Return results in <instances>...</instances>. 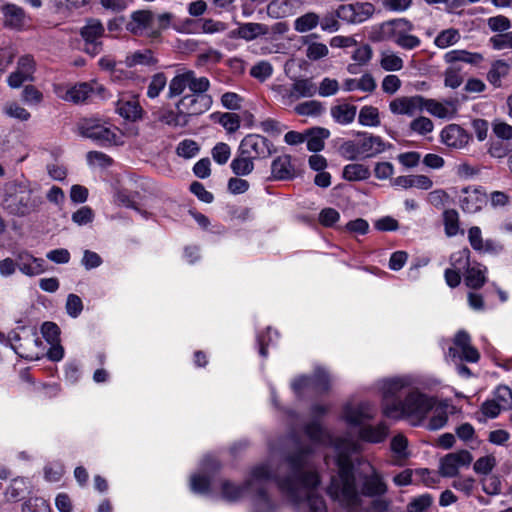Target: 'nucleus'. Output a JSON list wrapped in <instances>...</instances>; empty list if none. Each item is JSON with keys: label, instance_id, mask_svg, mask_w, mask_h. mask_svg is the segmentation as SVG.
Listing matches in <instances>:
<instances>
[{"label": "nucleus", "instance_id": "obj_1", "mask_svg": "<svg viewBox=\"0 0 512 512\" xmlns=\"http://www.w3.org/2000/svg\"><path fill=\"white\" fill-rule=\"evenodd\" d=\"M305 433L313 444L330 445L333 448V461L338 473L331 477V483L327 488L328 495L343 506H358L361 499L351 456L359 451L360 445L350 438L331 437L317 422L306 425Z\"/></svg>", "mask_w": 512, "mask_h": 512}, {"label": "nucleus", "instance_id": "obj_2", "mask_svg": "<svg viewBox=\"0 0 512 512\" xmlns=\"http://www.w3.org/2000/svg\"><path fill=\"white\" fill-rule=\"evenodd\" d=\"M313 453V445H302L295 441L294 451L286 456L293 476L279 481V489L295 504L306 499L310 512H328L323 498L313 492L320 483L317 472L310 470L309 457Z\"/></svg>", "mask_w": 512, "mask_h": 512}, {"label": "nucleus", "instance_id": "obj_3", "mask_svg": "<svg viewBox=\"0 0 512 512\" xmlns=\"http://www.w3.org/2000/svg\"><path fill=\"white\" fill-rule=\"evenodd\" d=\"M289 467L291 466L289 465ZM292 476L293 470H291V475H289L288 478ZM274 478L278 485L279 481H283V479H277L275 477L267 464L258 465L251 470L243 486H236L229 481H224L222 483V496L228 501H235L243 497L246 493H255L262 503V508L265 510L270 504L266 495V485ZM286 479L287 477L284 478V480Z\"/></svg>", "mask_w": 512, "mask_h": 512}, {"label": "nucleus", "instance_id": "obj_4", "mask_svg": "<svg viewBox=\"0 0 512 512\" xmlns=\"http://www.w3.org/2000/svg\"><path fill=\"white\" fill-rule=\"evenodd\" d=\"M435 404L433 397L414 387L407 392L400 403L387 405L385 416L394 420L406 419L411 425L419 426L425 421Z\"/></svg>", "mask_w": 512, "mask_h": 512}, {"label": "nucleus", "instance_id": "obj_5", "mask_svg": "<svg viewBox=\"0 0 512 512\" xmlns=\"http://www.w3.org/2000/svg\"><path fill=\"white\" fill-rule=\"evenodd\" d=\"M210 81L207 77L197 76L195 71L182 69L168 83L167 98L173 99L182 95L186 89L190 94L208 95Z\"/></svg>", "mask_w": 512, "mask_h": 512}, {"label": "nucleus", "instance_id": "obj_6", "mask_svg": "<svg viewBox=\"0 0 512 512\" xmlns=\"http://www.w3.org/2000/svg\"><path fill=\"white\" fill-rule=\"evenodd\" d=\"M41 203V199L33 196L30 189L17 185L11 186L10 193L6 194L2 201L3 208L18 217L37 211Z\"/></svg>", "mask_w": 512, "mask_h": 512}, {"label": "nucleus", "instance_id": "obj_7", "mask_svg": "<svg viewBox=\"0 0 512 512\" xmlns=\"http://www.w3.org/2000/svg\"><path fill=\"white\" fill-rule=\"evenodd\" d=\"M274 91L283 105H292L300 98L313 97L317 93V86L311 78H297L290 86H275Z\"/></svg>", "mask_w": 512, "mask_h": 512}, {"label": "nucleus", "instance_id": "obj_8", "mask_svg": "<svg viewBox=\"0 0 512 512\" xmlns=\"http://www.w3.org/2000/svg\"><path fill=\"white\" fill-rule=\"evenodd\" d=\"M414 381L410 376L386 378L380 381L379 388L382 393V413L385 416L387 405L400 403L399 394L413 389Z\"/></svg>", "mask_w": 512, "mask_h": 512}, {"label": "nucleus", "instance_id": "obj_9", "mask_svg": "<svg viewBox=\"0 0 512 512\" xmlns=\"http://www.w3.org/2000/svg\"><path fill=\"white\" fill-rule=\"evenodd\" d=\"M81 135L101 145L122 144V134L116 127L98 122H87L81 128Z\"/></svg>", "mask_w": 512, "mask_h": 512}, {"label": "nucleus", "instance_id": "obj_10", "mask_svg": "<svg viewBox=\"0 0 512 512\" xmlns=\"http://www.w3.org/2000/svg\"><path fill=\"white\" fill-rule=\"evenodd\" d=\"M274 145L259 134H248L240 142L238 152L252 159H266L275 152Z\"/></svg>", "mask_w": 512, "mask_h": 512}, {"label": "nucleus", "instance_id": "obj_11", "mask_svg": "<svg viewBox=\"0 0 512 512\" xmlns=\"http://www.w3.org/2000/svg\"><path fill=\"white\" fill-rule=\"evenodd\" d=\"M375 13V6L370 2H354L338 6V16L341 21L358 25L369 20Z\"/></svg>", "mask_w": 512, "mask_h": 512}, {"label": "nucleus", "instance_id": "obj_12", "mask_svg": "<svg viewBox=\"0 0 512 512\" xmlns=\"http://www.w3.org/2000/svg\"><path fill=\"white\" fill-rule=\"evenodd\" d=\"M213 103L212 96L187 94L182 96L176 103V109H180L186 119L190 121V117L198 116L208 111Z\"/></svg>", "mask_w": 512, "mask_h": 512}, {"label": "nucleus", "instance_id": "obj_13", "mask_svg": "<svg viewBox=\"0 0 512 512\" xmlns=\"http://www.w3.org/2000/svg\"><path fill=\"white\" fill-rule=\"evenodd\" d=\"M368 471L362 477L361 494L367 497H383L388 491V486L383 476L371 464H367Z\"/></svg>", "mask_w": 512, "mask_h": 512}, {"label": "nucleus", "instance_id": "obj_14", "mask_svg": "<svg viewBox=\"0 0 512 512\" xmlns=\"http://www.w3.org/2000/svg\"><path fill=\"white\" fill-rule=\"evenodd\" d=\"M449 356L459 358L467 362L475 363L479 360V352L471 345V339L467 332L459 331L454 337V346L449 348Z\"/></svg>", "mask_w": 512, "mask_h": 512}, {"label": "nucleus", "instance_id": "obj_15", "mask_svg": "<svg viewBox=\"0 0 512 512\" xmlns=\"http://www.w3.org/2000/svg\"><path fill=\"white\" fill-rule=\"evenodd\" d=\"M486 203L487 195L481 187L463 188L459 196L460 207L465 213H477L482 210Z\"/></svg>", "mask_w": 512, "mask_h": 512}, {"label": "nucleus", "instance_id": "obj_16", "mask_svg": "<svg viewBox=\"0 0 512 512\" xmlns=\"http://www.w3.org/2000/svg\"><path fill=\"white\" fill-rule=\"evenodd\" d=\"M472 460L473 457L467 450L449 453L440 460V474L444 477H454L460 467L469 466Z\"/></svg>", "mask_w": 512, "mask_h": 512}, {"label": "nucleus", "instance_id": "obj_17", "mask_svg": "<svg viewBox=\"0 0 512 512\" xmlns=\"http://www.w3.org/2000/svg\"><path fill=\"white\" fill-rule=\"evenodd\" d=\"M115 109L121 117L133 122L141 119L143 113L138 97L131 93L120 94Z\"/></svg>", "mask_w": 512, "mask_h": 512}, {"label": "nucleus", "instance_id": "obj_18", "mask_svg": "<svg viewBox=\"0 0 512 512\" xmlns=\"http://www.w3.org/2000/svg\"><path fill=\"white\" fill-rule=\"evenodd\" d=\"M35 72V61L30 55H24L19 58L17 67L7 79L11 88H19L24 82L32 81Z\"/></svg>", "mask_w": 512, "mask_h": 512}, {"label": "nucleus", "instance_id": "obj_19", "mask_svg": "<svg viewBox=\"0 0 512 512\" xmlns=\"http://www.w3.org/2000/svg\"><path fill=\"white\" fill-rule=\"evenodd\" d=\"M424 98L421 96H401L389 103V110L395 115L413 116L423 108Z\"/></svg>", "mask_w": 512, "mask_h": 512}, {"label": "nucleus", "instance_id": "obj_20", "mask_svg": "<svg viewBox=\"0 0 512 512\" xmlns=\"http://www.w3.org/2000/svg\"><path fill=\"white\" fill-rule=\"evenodd\" d=\"M154 14L150 10H137L131 13L130 20L126 24V30L136 36H142L152 29Z\"/></svg>", "mask_w": 512, "mask_h": 512}, {"label": "nucleus", "instance_id": "obj_21", "mask_svg": "<svg viewBox=\"0 0 512 512\" xmlns=\"http://www.w3.org/2000/svg\"><path fill=\"white\" fill-rule=\"evenodd\" d=\"M413 30V25L410 21L404 18L386 21L380 25V39L381 40H396L400 38L402 33L410 32Z\"/></svg>", "mask_w": 512, "mask_h": 512}, {"label": "nucleus", "instance_id": "obj_22", "mask_svg": "<svg viewBox=\"0 0 512 512\" xmlns=\"http://www.w3.org/2000/svg\"><path fill=\"white\" fill-rule=\"evenodd\" d=\"M441 140L448 147L460 149L469 143L470 136L459 125L450 124L442 130Z\"/></svg>", "mask_w": 512, "mask_h": 512}, {"label": "nucleus", "instance_id": "obj_23", "mask_svg": "<svg viewBox=\"0 0 512 512\" xmlns=\"http://www.w3.org/2000/svg\"><path fill=\"white\" fill-rule=\"evenodd\" d=\"M3 15V25L9 29L20 30L26 24V14L24 10L13 4L7 3L0 9Z\"/></svg>", "mask_w": 512, "mask_h": 512}, {"label": "nucleus", "instance_id": "obj_24", "mask_svg": "<svg viewBox=\"0 0 512 512\" xmlns=\"http://www.w3.org/2000/svg\"><path fill=\"white\" fill-rule=\"evenodd\" d=\"M375 415V409L369 403H360L355 406H347L344 410V419L347 423L359 426L370 420Z\"/></svg>", "mask_w": 512, "mask_h": 512}, {"label": "nucleus", "instance_id": "obj_25", "mask_svg": "<svg viewBox=\"0 0 512 512\" xmlns=\"http://www.w3.org/2000/svg\"><path fill=\"white\" fill-rule=\"evenodd\" d=\"M104 92V86L97 82L80 83L67 91L66 98L74 103H80L87 100L93 94L101 95Z\"/></svg>", "mask_w": 512, "mask_h": 512}, {"label": "nucleus", "instance_id": "obj_26", "mask_svg": "<svg viewBox=\"0 0 512 512\" xmlns=\"http://www.w3.org/2000/svg\"><path fill=\"white\" fill-rule=\"evenodd\" d=\"M443 58L445 63L449 65H460L459 63H466L472 66H479L484 61V56L481 53L460 49L448 51L445 53Z\"/></svg>", "mask_w": 512, "mask_h": 512}, {"label": "nucleus", "instance_id": "obj_27", "mask_svg": "<svg viewBox=\"0 0 512 512\" xmlns=\"http://www.w3.org/2000/svg\"><path fill=\"white\" fill-rule=\"evenodd\" d=\"M362 158L374 157L385 151L387 145L380 136L364 133L358 139Z\"/></svg>", "mask_w": 512, "mask_h": 512}, {"label": "nucleus", "instance_id": "obj_28", "mask_svg": "<svg viewBox=\"0 0 512 512\" xmlns=\"http://www.w3.org/2000/svg\"><path fill=\"white\" fill-rule=\"evenodd\" d=\"M271 174L275 180H289L295 175L291 156L287 154L276 157L271 163Z\"/></svg>", "mask_w": 512, "mask_h": 512}, {"label": "nucleus", "instance_id": "obj_29", "mask_svg": "<svg viewBox=\"0 0 512 512\" xmlns=\"http://www.w3.org/2000/svg\"><path fill=\"white\" fill-rule=\"evenodd\" d=\"M17 267L25 275H39L45 271V260L24 253L18 256Z\"/></svg>", "mask_w": 512, "mask_h": 512}, {"label": "nucleus", "instance_id": "obj_30", "mask_svg": "<svg viewBox=\"0 0 512 512\" xmlns=\"http://www.w3.org/2000/svg\"><path fill=\"white\" fill-rule=\"evenodd\" d=\"M423 106L429 113L439 118H452L457 112L455 101L441 103L433 99H424Z\"/></svg>", "mask_w": 512, "mask_h": 512}, {"label": "nucleus", "instance_id": "obj_31", "mask_svg": "<svg viewBox=\"0 0 512 512\" xmlns=\"http://www.w3.org/2000/svg\"><path fill=\"white\" fill-rule=\"evenodd\" d=\"M377 84L370 73H365L359 79L348 78L343 82V90L347 92L360 90L362 92L372 93Z\"/></svg>", "mask_w": 512, "mask_h": 512}, {"label": "nucleus", "instance_id": "obj_32", "mask_svg": "<svg viewBox=\"0 0 512 512\" xmlns=\"http://www.w3.org/2000/svg\"><path fill=\"white\" fill-rule=\"evenodd\" d=\"M510 72V65L505 60H495L491 63L487 72V81L495 88L502 86V79L506 78Z\"/></svg>", "mask_w": 512, "mask_h": 512}, {"label": "nucleus", "instance_id": "obj_33", "mask_svg": "<svg viewBox=\"0 0 512 512\" xmlns=\"http://www.w3.org/2000/svg\"><path fill=\"white\" fill-rule=\"evenodd\" d=\"M388 435V426L385 423H379L376 426L363 425L359 431V437L370 443L383 442Z\"/></svg>", "mask_w": 512, "mask_h": 512}, {"label": "nucleus", "instance_id": "obj_34", "mask_svg": "<svg viewBox=\"0 0 512 512\" xmlns=\"http://www.w3.org/2000/svg\"><path fill=\"white\" fill-rule=\"evenodd\" d=\"M234 33L241 39L252 41L259 36L267 35L269 33V28L267 25L262 23L248 22L239 25Z\"/></svg>", "mask_w": 512, "mask_h": 512}, {"label": "nucleus", "instance_id": "obj_35", "mask_svg": "<svg viewBox=\"0 0 512 512\" xmlns=\"http://www.w3.org/2000/svg\"><path fill=\"white\" fill-rule=\"evenodd\" d=\"M487 268L481 264L466 269L465 284L472 289L481 288L486 282Z\"/></svg>", "mask_w": 512, "mask_h": 512}, {"label": "nucleus", "instance_id": "obj_36", "mask_svg": "<svg viewBox=\"0 0 512 512\" xmlns=\"http://www.w3.org/2000/svg\"><path fill=\"white\" fill-rule=\"evenodd\" d=\"M105 29L98 19H89L81 28L80 35L85 42H97L104 35Z\"/></svg>", "mask_w": 512, "mask_h": 512}, {"label": "nucleus", "instance_id": "obj_37", "mask_svg": "<svg viewBox=\"0 0 512 512\" xmlns=\"http://www.w3.org/2000/svg\"><path fill=\"white\" fill-rule=\"evenodd\" d=\"M230 167L235 175L247 176L254 170V159L237 151V155L231 161Z\"/></svg>", "mask_w": 512, "mask_h": 512}, {"label": "nucleus", "instance_id": "obj_38", "mask_svg": "<svg viewBox=\"0 0 512 512\" xmlns=\"http://www.w3.org/2000/svg\"><path fill=\"white\" fill-rule=\"evenodd\" d=\"M356 110L354 105L340 104L331 108V115L336 122L346 125L354 121Z\"/></svg>", "mask_w": 512, "mask_h": 512}, {"label": "nucleus", "instance_id": "obj_39", "mask_svg": "<svg viewBox=\"0 0 512 512\" xmlns=\"http://www.w3.org/2000/svg\"><path fill=\"white\" fill-rule=\"evenodd\" d=\"M124 63L127 67L132 68L138 65L150 66L156 63L153 58L152 51L145 49L142 51H135L126 56Z\"/></svg>", "mask_w": 512, "mask_h": 512}, {"label": "nucleus", "instance_id": "obj_40", "mask_svg": "<svg viewBox=\"0 0 512 512\" xmlns=\"http://www.w3.org/2000/svg\"><path fill=\"white\" fill-rule=\"evenodd\" d=\"M307 148L309 151L318 152L324 148V140L330 132L325 128H314L308 132Z\"/></svg>", "mask_w": 512, "mask_h": 512}, {"label": "nucleus", "instance_id": "obj_41", "mask_svg": "<svg viewBox=\"0 0 512 512\" xmlns=\"http://www.w3.org/2000/svg\"><path fill=\"white\" fill-rule=\"evenodd\" d=\"M320 22V17L315 12H307L294 21V29L299 33H305L316 28Z\"/></svg>", "mask_w": 512, "mask_h": 512}, {"label": "nucleus", "instance_id": "obj_42", "mask_svg": "<svg viewBox=\"0 0 512 512\" xmlns=\"http://www.w3.org/2000/svg\"><path fill=\"white\" fill-rule=\"evenodd\" d=\"M370 170L359 163L348 164L343 169V178L348 181H361L369 178Z\"/></svg>", "mask_w": 512, "mask_h": 512}, {"label": "nucleus", "instance_id": "obj_43", "mask_svg": "<svg viewBox=\"0 0 512 512\" xmlns=\"http://www.w3.org/2000/svg\"><path fill=\"white\" fill-rule=\"evenodd\" d=\"M448 407L447 403H440L438 406H434L433 416L430 418L427 429L431 431H436L443 428L448 421V414L446 408Z\"/></svg>", "mask_w": 512, "mask_h": 512}, {"label": "nucleus", "instance_id": "obj_44", "mask_svg": "<svg viewBox=\"0 0 512 512\" xmlns=\"http://www.w3.org/2000/svg\"><path fill=\"white\" fill-rule=\"evenodd\" d=\"M158 120L171 127H185L189 123L180 109L166 110L159 115Z\"/></svg>", "mask_w": 512, "mask_h": 512}, {"label": "nucleus", "instance_id": "obj_45", "mask_svg": "<svg viewBox=\"0 0 512 512\" xmlns=\"http://www.w3.org/2000/svg\"><path fill=\"white\" fill-rule=\"evenodd\" d=\"M29 485L25 478H15L6 490V497L12 501H18L28 492Z\"/></svg>", "mask_w": 512, "mask_h": 512}, {"label": "nucleus", "instance_id": "obj_46", "mask_svg": "<svg viewBox=\"0 0 512 512\" xmlns=\"http://www.w3.org/2000/svg\"><path fill=\"white\" fill-rule=\"evenodd\" d=\"M294 110L300 116L317 117L323 113L324 107L322 103L317 100H309L299 103L295 106Z\"/></svg>", "mask_w": 512, "mask_h": 512}, {"label": "nucleus", "instance_id": "obj_47", "mask_svg": "<svg viewBox=\"0 0 512 512\" xmlns=\"http://www.w3.org/2000/svg\"><path fill=\"white\" fill-rule=\"evenodd\" d=\"M461 36L457 29L449 28L441 31L434 40V44L441 49L447 48L456 44Z\"/></svg>", "mask_w": 512, "mask_h": 512}, {"label": "nucleus", "instance_id": "obj_48", "mask_svg": "<svg viewBox=\"0 0 512 512\" xmlns=\"http://www.w3.org/2000/svg\"><path fill=\"white\" fill-rule=\"evenodd\" d=\"M359 123L363 126L376 127L380 125L379 111L373 106H363L358 116Z\"/></svg>", "mask_w": 512, "mask_h": 512}, {"label": "nucleus", "instance_id": "obj_49", "mask_svg": "<svg viewBox=\"0 0 512 512\" xmlns=\"http://www.w3.org/2000/svg\"><path fill=\"white\" fill-rule=\"evenodd\" d=\"M461 65H449L444 72V85L456 89L463 83Z\"/></svg>", "mask_w": 512, "mask_h": 512}, {"label": "nucleus", "instance_id": "obj_50", "mask_svg": "<svg viewBox=\"0 0 512 512\" xmlns=\"http://www.w3.org/2000/svg\"><path fill=\"white\" fill-rule=\"evenodd\" d=\"M313 389L317 392H327L330 389L332 379L328 372L323 368H317L314 376L311 377Z\"/></svg>", "mask_w": 512, "mask_h": 512}, {"label": "nucleus", "instance_id": "obj_51", "mask_svg": "<svg viewBox=\"0 0 512 512\" xmlns=\"http://www.w3.org/2000/svg\"><path fill=\"white\" fill-rule=\"evenodd\" d=\"M267 15L273 19H281L289 14V0H272L266 8Z\"/></svg>", "mask_w": 512, "mask_h": 512}, {"label": "nucleus", "instance_id": "obj_52", "mask_svg": "<svg viewBox=\"0 0 512 512\" xmlns=\"http://www.w3.org/2000/svg\"><path fill=\"white\" fill-rule=\"evenodd\" d=\"M445 233L453 237L459 232V214L454 209L445 210L443 213Z\"/></svg>", "mask_w": 512, "mask_h": 512}, {"label": "nucleus", "instance_id": "obj_53", "mask_svg": "<svg viewBox=\"0 0 512 512\" xmlns=\"http://www.w3.org/2000/svg\"><path fill=\"white\" fill-rule=\"evenodd\" d=\"M166 85L167 78L164 73L154 74L147 88V96L151 99L158 97Z\"/></svg>", "mask_w": 512, "mask_h": 512}, {"label": "nucleus", "instance_id": "obj_54", "mask_svg": "<svg viewBox=\"0 0 512 512\" xmlns=\"http://www.w3.org/2000/svg\"><path fill=\"white\" fill-rule=\"evenodd\" d=\"M339 153L343 158L347 160L361 159L362 154L360 152L358 139L344 142L339 147Z\"/></svg>", "mask_w": 512, "mask_h": 512}, {"label": "nucleus", "instance_id": "obj_55", "mask_svg": "<svg viewBox=\"0 0 512 512\" xmlns=\"http://www.w3.org/2000/svg\"><path fill=\"white\" fill-rule=\"evenodd\" d=\"M197 24L199 26V31L206 34L220 33L227 29V25L224 22L211 18L200 19L197 21Z\"/></svg>", "mask_w": 512, "mask_h": 512}, {"label": "nucleus", "instance_id": "obj_56", "mask_svg": "<svg viewBox=\"0 0 512 512\" xmlns=\"http://www.w3.org/2000/svg\"><path fill=\"white\" fill-rule=\"evenodd\" d=\"M214 118L229 132H235L240 127V118L234 113H222L219 115L214 114Z\"/></svg>", "mask_w": 512, "mask_h": 512}, {"label": "nucleus", "instance_id": "obj_57", "mask_svg": "<svg viewBox=\"0 0 512 512\" xmlns=\"http://www.w3.org/2000/svg\"><path fill=\"white\" fill-rule=\"evenodd\" d=\"M321 29L326 32H337L340 25V18L338 16V8L334 12L326 13L319 22Z\"/></svg>", "mask_w": 512, "mask_h": 512}, {"label": "nucleus", "instance_id": "obj_58", "mask_svg": "<svg viewBox=\"0 0 512 512\" xmlns=\"http://www.w3.org/2000/svg\"><path fill=\"white\" fill-rule=\"evenodd\" d=\"M306 44H308L306 49V56L308 59L312 61L320 60L324 57H326L329 53L328 47L324 43L320 42H308L305 41Z\"/></svg>", "mask_w": 512, "mask_h": 512}, {"label": "nucleus", "instance_id": "obj_59", "mask_svg": "<svg viewBox=\"0 0 512 512\" xmlns=\"http://www.w3.org/2000/svg\"><path fill=\"white\" fill-rule=\"evenodd\" d=\"M489 43L491 44L492 48L494 50H504V49H511L512 46V31L511 32H504V33H498L494 36H492L489 39Z\"/></svg>", "mask_w": 512, "mask_h": 512}, {"label": "nucleus", "instance_id": "obj_60", "mask_svg": "<svg viewBox=\"0 0 512 512\" xmlns=\"http://www.w3.org/2000/svg\"><path fill=\"white\" fill-rule=\"evenodd\" d=\"M433 503V498L429 494H422L412 499L407 506L408 512H424Z\"/></svg>", "mask_w": 512, "mask_h": 512}, {"label": "nucleus", "instance_id": "obj_61", "mask_svg": "<svg viewBox=\"0 0 512 512\" xmlns=\"http://www.w3.org/2000/svg\"><path fill=\"white\" fill-rule=\"evenodd\" d=\"M198 152V144L191 139L181 141L176 148L177 155L186 159L196 156Z\"/></svg>", "mask_w": 512, "mask_h": 512}, {"label": "nucleus", "instance_id": "obj_62", "mask_svg": "<svg viewBox=\"0 0 512 512\" xmlns=\"http://www.w3.org/2000/svg\"><path fill=\"white\" fill-rule=\"evenodd\" d=\"M380 65L386 71H399L403 68L404 63L399 56L393 53H384Z\"/></svg>", "mask_w": 512, "mask_h": 512}, {"label": "nucleus", "instance_id": "obj_63", "mask_svg": "<svg viewBox=\"0 0 512 512\" xmlns=\"http://www.w3.org/2000/svg\"><path fill=\"white\" fill-rule=\"evenodd\" d=\"M487 25L493 32L504 33L511 28V21L503 15L488 18Z\"/></svg>", "mask_w": 512, "mask_h": 512}, {"label": "nucleus", "instance_id": "obj_64", "mask_svg": "<svg viewBox=\"0 0 512 512\" xmlns=\"http://www.w3.org/2000/svg\"><path fill=\"white\" fill-rule=\"evenodd\" d=\"M496 402L503 410L512 409V391L507 386H499L496 390Z\"/></svg>", "mask_w": 512, "mask_h": 512}]
</instances>
